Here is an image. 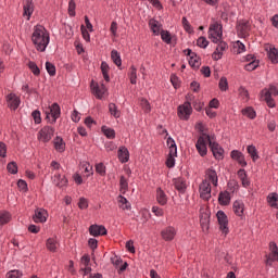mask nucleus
Wrapping results in <instances>:
<instances>
[{
  "instance_id": "nucleus-30",
  "label": "nucleus",
  "mask_w": 278,
  "mask_h": 278,
  "mask_svg": "<svg viewBox=\"0 0 278 278\" xmlns=\"http://www.w3.org/2000/svg\"><path fill=\"white\" fill-rule=\"evenodd\" d=\"M267 203L274 210H278V193L271 192L267 195Z\"/></svg>"
},
{
  "instance_id": "nucleus-62",
  "label": "nucleus",
  "mask_w": 278,
  "mask_h": 278,
  "mask_svg": "<svg viewBox=\"0 0 278 278\" xmlns=\"http://www.w3.org/2000/svg\"><path fill=\"white\" fill-rule=\"evenodd\" d=\"M81 266H90V255L85 254L80 258Z\"/></svg>"
},
{
  "instance_id": "nucleus-2",
  "label": "nucleus",
  "mask_w": 278,
  "mask_h": 278,
  "mask_svg": "<svg viewBox=\"0 0 278 278\" xmlns=\"http://www.w3.org/2000/svg\"><path fill=\"white\" fill-rule=\"evenodd\" d=\"M208 38L212 40V42L218 43L217 49L219 51H225L227 49V42L220 41L223 40V24L218 22H214L210 25L208 28Z\"/></svg>"
},
{
  "instance_id": "nucleus-50",
  "label": "nucleus",
  "mask_w": 278,
  "mask_h": 278,
  "mask_svg": "<svg viewBox=\"0 0 278 278\" xmlns=\"http://www.w3.org/2000/svg\"><path fill=\"white\" fill-rule=\"evenodd\" d=\"M7 170L11 173V175H16V173H18V166L16 165V162H10L7 165Z\"/></svg>"
},
{
  "instance_id": "nucleus-18",
  "label": "nucleus",
  "mask_w": 278,
  "mask_h": 278,
  "mask_svg": "<svg viewBox=\"0 0 278 278\" xmlns=\"http://www.w3.org/2000/svg\"><path fill=\"white\" fill-rule=\"evenodd\" d=\"M237 31L239 36H249V31H251V25L248 21L241 20L237 25Z\"/></svg>"
},
{
  "instance_id": "nucleus-13",
  "label": "nucleus",
  "mask_w": 278,
  "mask_h": 278,
  "mask_svg": "<svg viewBox=\"0 0 278 278\" xmlns=\"http://www.w3.org/2000/svg\"><path fill=\"white\" fill-rule=\"evenodd\" d=\"M203 181H207V184H212L214 188H218V174L216 169L212 167L205 170V179Z\"/></svg>"
},
{
  "instance_id": "nucleus-44",
  "label": "nucleus",
  "mask_w": 278,
  "mask_h": 278,
  "mask_svg": "<svg viewBox=\"0 0 278 278\" xmlns=\"http://www.w3.org/2000/svg\"><path fill=\"white\" fill-rule=\"evenodd\" d=\"M160 35H161V39L166 45H170V42H173V37L170 36V31H168V30H161Z\"/></svg>"
},
{
  "instance_id": "nucleus-61",
  "label": "nucleus",
  "mask_w": 278,
  "mask_h": 278,
  "mask_svg": "<svg viewBox=\"0 0 278 278\" xmlns=\"http://www.w3.org/2000/svg\"><path fill=\"white\" fill-rule=\"evenodd\" d=\"M72 121H73V123H79V121H81V114L79 112H77V110L73 111Z\"/></svg>"
},
{
  "instance_id": "nucleus-32",
  "label": "nucleus",
  "mask_w": 278,
  "mask_h": 278,
  "mask_svg": "<svg viewBox=\"0 0 278 278\" xmlns=\"http://www.w3.org/2000/svg\"><path fill=\"white\" fill-rule=\"evenodd\" d=\"M128 77L130 79V84H132V86H136V84H138V70L136 68V66L131 65L129 71H128Z\"/></svg>"
},
{
  "instance_id": "nucleus-6",
  "label": "nucleus",
  "mask_w": 278,
  "mask_h": 278,
  "mask_svg": "<svg viewBox=\"0 0 278 278\" xmlns=\"http://www.w3.org/2000/svg\"><path fill=\"white\" fill-rule=\"evenodd\" d=\"M216 216L219 225V230L223 235L227 236L229 233V219L227 217V214H225L223 211H218L216 213Z\"/></svg>"
},
{
  "instance_id": "nucleus-40",
  "label": "nucleus",
  "mask_w": 278,
  "mask_h": 278,
  "mask_svg": "<svg viewBox=\"0 0 278 278\" xmlns=\"http://www.w3.org/2000/svg\"><path fill=\"white\" fill-rule=\"evenodd\" d=\"M27 66L29 71L33 73V75H35V77L40 76V67H38V64H36V62L29 61L27 63Z\"/></svg>"
},
{
  "instance_id": "nucleus-31",
  "label": "nucleus",
  "mask_w": 278,
  "mask_h": 278,
  "mask_svg": "<svg viewBox=\"0 0 278 278\" xmlns=\"http://www.w3.org/2000/svg\"><path fill=\"white\" fill-rule=\"evenodd\" d=\"M232 210L236 216H243L244 214V203L242 201H235L232 205Z\"/></svg>"
},
{
  "instance_id": "nucleus-14",
  "label": "nucleus",
  "mask_w": 278,
  "mask_h": 278,
  "mask_svg": "<svg viewBox=\"0 0 278 278\" xmlns=\"http://www.w3.org/2000/svg\"><path fill=\"white\" fill-rule=\"evenodd\" d=\"M89 233L93 238H99V236H108V229L103 225L93 224L89 227Z\"/></svg>"
},
{
  "instance_id": "nucleus-52",
  "label": "nucleus",
  "mask_w": 278,
  "mask_h": 278,
  "mask_svg": "<svg viewBox=\"0 0 278 278\" xmlns=\"http://www.w3.org/2000/svg\"><path fill=\"white\" fill-rule=\"evenodd\" d=\"M257 66H260V62L258 61H251L250 63L244 65V68L249 72L251 71H255V68H257Z\"/></svg>"
},
{
  "instance_id": "nucleus-56",
  "label": "nucleus",
  "mask_w": 278,
  "mask_h": 278,
  "mask_svg": "<svg viewBox=\"0 0 278 278\" xmlns=\"http://www.w3.org/2000/svg\"><path fill=\"white\" fill-rule=\"evenodd\" d=\"M80 31L84 40H86V42H90V33H88V29L86 28V26L81 25Z\"/></svg>"
},
{
  "instance_id": "nucleus-9",
  "label": "nucleus",
  "mask_w": 278,
  "mask_h": 278,
  "mask_svg": "<svg viewBox=\"0 0 278 278\" xmlns=\"http://www.w3.org/2000/svg\"><path fill=\"white\" fill-rule=\"evenodd\" d=\"M208 147L215 157V160H223V154L225 153V150L218 144L217 142H212V138L210 136H206Z\"/></svg>"
},
{
  "instance_id": "nucleus-60",
  "label": "nucleus",
  "mask_w": 278,
  "mask_h": 278,
  "mask_svg": "<svg viewBox=\"0 0 278 278\" xmlns=\"http://www.w3.org/2000/svg\"><path fill=\"white\" fill-rule=\"evenodd\" d=\"M152 214L156 215L157 217L164 216V210L160 206H152Z\"/></svg>"
},
{
  "instance_id": "nucleus-49",
  "label": "nucleus",
  "mask_w": 278,
  "mask_h": 278,
  "mask_svg": "<svg viewBox=\"0 0 278 278\" xmlns=\"http://www.w3.org/2000/svg\"><path fill=\"white\" fill-rule=\"evenodd\" d=\"M76 9H77V4L75 3V0H71L68 2V9H67L68 15L72 17L76 16V12H75Z\"/></svg>"
},
{
  "instance_id": "nucleus-57",
  "label": "nucleus",
  "mask_w": 278,
  "mask_h": 278,
  "mask_svg": "<svg viewBox=\"0 0 278 278\" xmlns=\"http://www.w3.org/2000/svg\"><path fill=\"white\" fill-rule=\"evenodd\" d=\"M31 116L35 121L36 125H40V123H42V117L40 116V111L36 110L31 113Z\"/></svg>"
},
{
  "instance_id": "nucleus-23",
  "label": "nucleus",
  "mask_w": 278,
  "mask_h": 278,
  "mask_svg": "<svg viewBox=\"0 0 278 278\" xmlns=\"http://www.w3.org/2000/svg\"><path fill=\"white\" fill-rule=\"evenodd\" d=\"M156 202L159 205H166L168 203V195L162 188L156 189Z\"/></svg>"
},
{
  "instance_id": "nucleus-28",
  "label": "nucleus",
  "mask_w": 278,
  "mask_h": 278,
  "mask_svg": "<svg viewBox=\"0 0 278 278\" xmlns=\"http://www.w3.org/2000/svg\"><path fill=\"white\" fill-rule=\"evenodd\" d=\"M167 147L169 149L168 156L177 157V143L173 137L167 138Z\"/></svg>"
},
{
  "instance_id": "nucleus-37",
  "label": "nucleus",
  "mask_w": 278,
  "mask_h": 278,
  "mask_svg": "<svg viewBox=\"0 0 278 278\" xmlns=\"http://www.w3.org/2000/svg\"><path fill=\"white\" fill-rule=\"evenodd\" d=\"M12 219V215L8 211L0 212V225H8V223Z\"/></svg>"
},
{
  "instance_id": "nucleus-53",
  "label": "nucleus",
  "mask_w": 278,
  "mask_h": 278,
  "mask_svg": "<svg viewBox=\"0 0 278 278\" xmlns=\"http://www.w3.org/2000/svg\"><path fill=\"white\" fill-rule=\"evenodd\" d=\"M198 47L201 49H206L207 45H210V41L205 37H199L197 40Z\"/></svg>"
},
{
  "instance_id": "nucleus-10",
  "label": "nucleus",
  "mask_w": 278,
  "mask_h": 278,
  "mask_svg": "<svg viewBox=\"0 0 278 278\" xmlns=\"http://www.w3.org/2000/svg\"><path fill=\"white\" fill-rule=\"evenodd\" d=\"M177 236V228L174 226H167L162 229L161 237L165 242H173Z\"/></svg>"
},
{
  "instance_id": "nucleus-22",
  "label": "nucleus",
  "mask_w": 278,
  "mask_h": 278,
  "mask_svg": "<svg viewBox=\"0 0 278 278\" xmlns=\"http://www.w3.org/2000/svg\"><path fill=\"white\" fill-rule=\"evenodd\" d=\"M23 16H26L27 21H29V18H31V14H34V1L26 0L23 5Z\"/></svg>"
},
{
  "instance_id": "nucleus-24",
  "label": "nucleus",
  "mask_w": 278,
  "mask_h": 278,
  "mask_svg": "<svg viewBox=\"0 0 278 278\" xmlns=\"http://www.w3.org/2000/svg\"><path fill=\"white\" fill-rule=\"evenodd\" d=\"M149 27H150L151 31L154 34V36H160V34L163 30L162 25L155 18H151L149 21Z\"/></svg>"
},
{
  "instance_id": "nucleus-33",
  "label": "nucleus",
  "mask_w": 278,
  "mask_h": 278,
  "mask_svg": "<svg viewBox=\"0 0 278 278\" xmlns=\"http://www.w3.org/2000/svg\"><path fill=\"white\" fill-rule=\"evenodd\" d=\"M267 55L271 62V64H278V49L275 47H269L267 50Z\"/></svg>"
},
{
  "instance_id": "nucleus-46",
  "label": "nucleus",
  "mask_w": 278,
  "mask_h": 278,
  "mask_svg": "<svg viewBox=\"0 0 278 278\" xmlns=\"http://www.w3.org/2000/svg\"><path fill=\"white\" fill-rule=\"evenodd\" d=\"M242 114H243V116H248V118H251V119H253L257 116V114L255 113V110H253V108H251V106L243 109Z\"/></svg>"
},
{
  "instance_id": "nucleus-54",
  "label": "nucleus",
  "mask_w": 278,
  "mask_h": 278,
  "mask_svg": "<svg viewBox=\"0 0 278 278\" xmlns=\"http://www.w3.org/2000/svg\"><path fill=\"white\" fill-rule=\"evenodd\" d=\"M200 225L204 233H207V231H210V219H200Z\"/></svg>"
},
{
  "instance_id": "nucleus-7",
  "label": "nucleus",
  "mask_w": 278,
  "mask_h": 278,
  "mask_svg": "<svg viewBox=\"0 0 278 278\" xmlns=\"http://www.w3.org/2000/svg\"><path fill=\"white\" fill-rule=\"evenodd\" d=\"M192 115V104L185 102L178 106V117L180 121H189Z\"/></svg>"
},
{
  "instance_id": "nucleus-25",
  "label": "nucleus",
  "mask_w": 278,
  "mask_h": 278,
  "mask_svg": "<svg viewBox=\"0 0 278 278\" xmlns=\"http://www.w3.org/2000/svg\"><path fill=\"white\" fill-rule=\"evenodd\" d=\"M59 248H60V243L58 242V239L49 238L46 241V249H48V251H50V253H55Z\"/></svg>"
},
{
  "instance_id": "nucleus-1",
  "label": "nucleus",
  "mask_w": 278,
  "mask_h": 278,
  "mask_svg": "<svg viewBox=\"0 0 278 278\" xmlns=\"http://www.w3.org/2000/svg\"><path fill=\"white\" fill-rule=\"evenodd\" d=\"M31 42L35 45V49L37 51L45 53L47 51V47H49V42H51L49 30H47L42 25L35 26L31 35Z\"/></svg>"
},
{
  "instance_id": "nucleus-15",
  "label": "nucleus",
  "mask_w": 278,
  "mask_h": 278,
  "mask_svg": "<svg viewBox=\"0 0 278 278\" xmlns=\"http://www.w3.org/2000/svg\"><path fill=\"white\" fill-rule=\"evenodd\" d=\"M91 92L96 98L103 99L105 92H108V89L105 88V85H99L94 81H91Z\"/></svg>"
},
{
  "instance_id": "nucleus-45",
  "label": "nucleus",
  "mask_w": 278,
  "mask_h": 278,
  "mask_svg": "<svg viewBox=\"0 0 278 278\" xmlns=\"http://www.w3.org/2000/svg\"><path fill=\"white\" fill-rule=\"evenodd\" d=\"M211 214L207 206L203 205L200 207V219H210Z\"/></svg>"
},
{
  "instance_id": "nucleus-34",
  "label": "nucleus",
  "mask_w": 278,
  "mask_h": 278,
  "mask_svg": "<svg viewBox=\"0 0 278 278\" xmlns=\"http://www.w3.org/2000/svg\"><path fill=\"white\" fill-rule=\"evenodd\" d=\"M117 203L121 207V210H131V203H129V200L123 195H118Z\"/></svg>"
},
{
  "instance_id": "nucleus-42",
  "label": "nucleus",
  "mask_w": 278,
  "mask_h": 278,
  "mask_svg": "<svg viewBox=\"0 0 278 278\" xmlns=\"http://www.w3.org/2000/svg\"><path fill=\"white\" fill-rule=\"evenodd\" d=\"M109 112L111 116H114V118H121V112L118 110V106H116L114 103L109 104Z\"/></svg>"
},
{
  "instance_id": "nucleus-11",
  "label": "nucleus",
  "mask_w": 278,
  "mask_h": 278,
  "mask_svg": "<svg viewBox=\"0 0 278 278\" xmlns=\"http://www.w3.org/2000/svg\"><path fill=\"white\" fill-rule=\"evenodd\" d=\"M207 136L210 135L199 137L195 143L197 151L201 157H205V155H207Z\"/></svg>"
},
{
  "instance_id": "nucleus-55",
  "label": "nucleus",
  "mask_w": 278,
  "mask_h": 278,
  "mask_svg": "<svg viewBox=\"0 0 278 278\" xmlns=\"http://www.w3.org/2000/svg\"><path fill=\"white\" fill-rule=\"evenodd\" d=\"M96 173L101 175V177H105V165L103 163H98L96 165Z\"/></svg>"
},
{
  "instance_id": "nucleus-35",
  "label": "nucleus",
  "mask_w": 278,
  "mask_h": 278,
  "mask_svg": "<svg viewBox=\"0 0 278 278\" xmlns=\"http://www.w3.org/2000/svg\"><path fill=\"white\" fill-rule=\"evenodd\" d=\"M129 190V179L125 176L119 177V191L125 194Z\"/></svg>"
},
{
  "instance_id": "nucleus-19",
  "label": "nucleus",
  "mask_w": 278,
  "mask_h": 278,
  "mask_svg": "<svg viewBox=\"0 0 278 278\" xmlns=\"http://www.w3.org/2000/svg\"><path fill=\"white\" fill-rule=\"evenodd\" d=\"M231 160H235V162H238L242 168L247 166V160L244 159V154L238 150H232L230 152Z\"/></svg>"
},
{
  "instance_id": "nucleus-47",
  "label": "nucleus",
  "mask_w": 278,
  "mask_h": 278,
  "mask_svg": "<svg viewBox=\"0 0 278 278\" xmlns=\"http://www.w3.org/2000/svg\"><path fill=\"white\" fill-rule=\"evenodd\" d=\"M218 86L222 92H227V90H229V83L227 81V77H222L219 79Z\"/></svg>"
},
{
  "instance_id": "nucleus-16",
  "label": "nucleus",
  "mask_w": 278,
  "mask_h": 278,
  "mask_svg": "<svg viewBox=\"0 0 278 278\" xmlns=\"http://www.w3.org/2000/svg\"><path fill=\"white\" fill-rule=\"evenodd\" d=\"M7 104H8V108H10V110L16 111L21 105V98L15 93H9L7 96Z\"/></svg>"
},
{
  "instance_id": "nucleus-5",
  "label": "nucleus",
  "mask_w": 278,
  "mask_h": 278,
  "mask_svg": "<svg viewBox=\"0 0 278 278\" xmlns=\"http://www.w3.org/2000/svg\"><path fill=\"white\" fill-rule=\"evenodd\" d=\"M54 134L55 129L53 127L43 126L37 134V140L47 144V142H51V138H53Z\"/></svg>"
},
{
  "instance_id": "nucleus-43",
  "label": "nucleus",
  "mask_w": 278,
  "mask_h": 278,
  "mask_svg": "<svg viewBox=\"0 0 278 278\" xmlns=\"http://www.w3.org/2000/svg\"><path fill=\"white\" fill-rule=\"evenodd\" d=\"M247 51V47L241 41H237L233 45V53H237V55H240V53H244Z\"/></svg>"
},
{
  "instance_id": "nucleus-64",
  "label": "nucleus",
  "mask_w": 278,
  "mask_h": 278,
  "mask_svg": "<svg viewBox=\"0 0 278 278\" xmlns=\"http://www.w3.org/2000/svg\"><path fill=\"white\" fill-rule=\"evenodd\" d=\"M166 166L167 168H175V156H167Z\"/></svg>"
},
{
  "instance_id": "nucleus-12",
  "label": "nucleus",
  "mask_w": 278,
  "mask_h": 278,
  "mask_svg": "<svg viewBox=\"0 0 278 278\" xmlns=\"http://www.w3.org/2000/svg\"><path fill=\"white\" fill-rule=\"evenodd\" d=\"M173 186L179 194H186V190H188V180L184 177L174 178Z\"/></svg>"
},
{
  "instance_id": "nucleus-59",
  "label": "nucleus",
  "mask_w": 278,
  "mask_h": 278,
  "mask_svg": "<svg viewBox=\"0 0 278 278\" xmlns=\"http://www.w3.org/2000/svg\"><path fill=\"white\" fill-rule=\"evenodd\" d=\"M23 274L18 270H11L7 274V278H21Z\"/></svg>"
},
{
  "instance_id": "nucleus-27",
  "label": "nucleus",
  "mask_w": 278,
  "mask_h": 278,
  "mask_svg": "<svg viewBox=\"0 0 278 278\" xmlns=\"http://www.w3.org/2000/svg\"><path fill=\"white\" fill-rule=\"evenodd\" d=\"M53 184L58 188H64V186L68 185V179H66V176H62L60 174H55L53 178Z\"/></svg>"
},
{
  "instance_id": "nucleus-36",
  "label": "nucleus",
  "mask_w": 278,
  "mask_h": 278,
  "mask_svg": "<svg viewBox=\"0 0 278 278\" xmlns=\"http://www.w3.org/2000/svg\"><path fill=\"white\" fill-rule=\"evenodd\" d=\"M101 131L109 140H114V138H116V131L113 128L102 126Z\"/></svg>"
},
{
  "instance_id": "nucleus-41",
  "label": "nucleus",
  "mask_w": 278,
  "mask_h": 278,
  "mask_svg": "<svg viewBox=\"0 0 278 278\" xmlns=\"http://www.w3.org/2000/svg\"><path fill=\"white\" fill-rule=\"evenodd\" d=\"M101 72H102V75L104 77V79L106 81H110V65L108 64V62L103 61L101 63Z\"/></svg>"
},
{
  "instance_id": "nucleus-20",
  "label": "nucleus",
  "mask_w": 278,
  "mask_h": 278,
  "mask_svg": "<svg viewBox=\"0 0 278 278\" xmlns=\"http://www.w3.org/2000/svg\"><path fill=\"white\" fill-rule=\"evenodd\" d=\"M47 216H49V214L45 208H37L33 216V220L34 223H47Z\"/></svg>"
},
{
  "instance_id": "nucleus-58",
  "label": "nucleus",
  "mask_w": 278,
  "mask_h": 278,
  "mask_svg": "<svg viewBox=\"0 0 278 278\" xmlns=\"http://www.w3.org/2000/svg\"><path fill=\"white\" fill-rule=\"evenodd\" d=\"M88 247L92 250V251H96V249H98L99 247V241L94 238H90L88 240Z\"/></svg>"
},
{
  "instance_id": "nucleus-38",
  "label": "nucleus",
  "mask_w": 278,
  "mask_h": 278,
  "mask_svg": "<svg viewBox=\"0 0 278 278\" xmlns=\"http://www.w3.org/2000/svg\"><path fill=\"white\" fill-rule=\"evenodd\" d=\"M248 153L253 162L260 160V154H257V148L255 146H248Z\"/></svg>"
},
{
  "instance_id": "nucleus-39",
  "label": "nucleus",
  "mask_w": 278,
  "mask_h": 278,
  "mask_svg": "<svg viewBox=\"0 0 278 278\" xmlns=\"http://www.w3.org/2000/svg\"><path fill=\"white\" fill-rule=\"evenodd\" d=\"M111 60L117 66H122V64H123V60L121 59V53H118V51H116V50L111 51Z\"/></svg>"
},
{
  "instance_id": "nucleus-26",
  "label": "nucleus",
  "mask_w": 278,
  "mask_h": 278,
  "mask_svg": "<svg viewBox=\"0 0 278 278\" xmlns=\"http://www.w3.org/2000/svg\"><path fill=\"white\" fill-rule=\"evenodd\" d=\"M219 205H229L231 203V193L229 191H222L218 195Z\"/></svg>"
},
{
  "instance_id": "nucleus-51",
  "label": "nucleus",
  "mask_w": 278,
  "mask_h": 278,
  "mask_svg": "<svg viewBox=\"0 0 278 278\" xmlns=\"http://www.w3.org/2000/svg\"><path fill=\"white\" fill-rule=\"evenodd\" d=\"M140 105L146 114H149L151 112V103L147 99H141Z\"/></svg>"
},
{
  "instance_id": "nucleus-63",
  "label": "nucleus",
  "mask_w": 278,
  "mask_h": 278,
  "mask_svg": "<svg viewBox=\"0 0 278 278\" xmlns=\"http://www.w3.org/2000/svg\"><path fill=\"white\" fill-rule=\"evenodd\" d=\"M17 188H20V190H22L23 192H27V181L20 179L17 181Z\"/></svg>"
},
{
  "instance_id": "nucleus-21",
  "label": "nucleus",
  "mask_w": 278,
  "mask_h": 278,
  "mask_svg": "<svg viewBox=\"0 0 278 278\" xmlns=\"http://www.w3.org/2000/svg\"><path fill=\"white\" fill-rule=\"evenodd\" d=\"M53 147L58 153H64L66 151V142L62 137H55L53 139Z\"/></svg>"
},
{
  "instance_id": "nucleus-48",
  "label": "nucleus",
  "mask_w": 278,
  "mask_h": 278,
  "mask_svg": "<svg viewBox=\"0 0 278 278\" xmlns=\"http://www.w3.org/2000/svg\"><path fill=\"white\" fill-rule=\"evenodd\" d=\"M46 71L47 73L50 75V77H55V73H56V70H55V65L51 62H46Z\"/></svg>"
},
{
  "instance_id": "nucleus-8",
  "label": "nucleus",
  "mask_w": 278,
  "mask_h": 278,
  "mask_svg": "<svg viewBox=\"0 0 278 278\" xmlns=\"http://www.w3.org/2000/svg\"><path fill=\"white\" fill-rule=\"evenodd\" d=\"M199 192L203 201H210L212 199V185L207 180H202L199 186Z\"/></svg>"
},
{
  "instance_id": "nucleus-29",
  "label": "nucleus",
  "mask_w": 278,
  "mask_h": 278,
  "mask_svg": "<svg viewBox=\"0 0 278 278\" xmlns=\"http://www.w3.org/2000/svg\"><path fill=\"white\" fill-rule=\"evenodd\" d=\"M118 160L122 164H126L129 162V150L125 147L118 149Z\"/></svg>"
},
{
  "instance_id": "nucleus-4",
  "label": "nucleus",
  "mask_w": 278,
  "mask_h": 278,
  "mask_svg": "<svg viewBox=\"0 0 278 278\" xmlns=\"http://www.w3.org/2000/svg\"><path fill=\"white\" fill-rule=\"evenodd\" d=\"M45 113L50 125H55V123H58V118H60L62 114V110L60 109V104L53 103Z\"/></svg>"
},
{
  "instance_id": "nucleus-17",
  "label": "nucleus",
  "mask_w": 278,
  "mask_h": 278,
  "mask_svg": "<svg viewBox=\"0 0 278 278\" xmlns=\"http://www.w3.org/2000/svg\"><path fill=\"white\" fill-rule=\"evenodd\" d=\"M185 54L188 55L189 64L192 68H199L201 66V61L197 53L192 52L190 49H186Z\"/></svg>"
},
{
  "instance_id": "nucleus-3",
  "label": "nucleus",
  "mask_w": 278,
  "mask_h": 278,
  "mask_svg": "<svg viewBox=\"0 0 278 278\" xmlns=\"http://www.w3.org/2000/svg\"><path fill=\"white\" fill-rule=\"evenodd\" d=\"M261 97L263 101L267 103L269 108H275V99L273 97H278V88L275 85H269L268 88H264L261 91Z\"/></svg>"
}]
</instances>
